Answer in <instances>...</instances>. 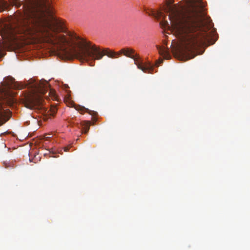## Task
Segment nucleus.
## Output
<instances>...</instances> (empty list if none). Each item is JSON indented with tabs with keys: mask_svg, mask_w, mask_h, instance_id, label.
<instances>
[{
	"mask_svg": "<svg viewBox=\"0 0 250 250\" xmlns=\"http://www.w3.org/2000/svg\"><path fill=\"white\" fill-rule=\"evenodd\" d=\"M49 0H31V39L38 40L53 45H59L62 49L63 59H77L81 62L94 65L95 60L102 59L104 55L115 59L123 54L132 59L137 68L145 73L152 74L154 66L150 62H144L139 55L132 48L126 47L115 52L107 48L102 50L99 46L91 42L81 39L75 42L69 48L65 44L69 41L64 35L59 34L65 30L62 20L54 18L51 23L48 16L50 15L47 5Z\"/></svg>",
	"mask_w": 250,
	"mask_h": 250,
	"instance_id": "1",
	"label": "nucleus"
},
{
	"mask_svg": "<svg viewBox=\"0 0 250 250\" xmlns=\"http://www.w3.org/2000/svg\"><path fill=\"white\" fill-rule=\"evenodd\" d=\"M183 0L185 11H179L174 0H167L164 10L169 13L171 26L181 41L180 53L188 60L195 57L189 53L208 42L209 34L201 27L206 18V3L203 0Z\"/></svg>",
	"mask_w": 250,
	"mask_h": 250,
	"instance_id": "2",
	"label": "nucleus"
},
{
	"mask_svg": "<svg viewBox=\"0 0 250 250\" xmlns=\"http://www.w3.org/2000/svg\"><path fill=\"white\" fill-rule=\"evenodd\" d=\"M30 91L25 92L21 98L24 106L30 109L38 108L42 103V95L48 90V83L46 81L36 82L30 80L27 85Z\"/></svg>",
	"mask_w": 250,
	"mask_h": 250,
	"instance_id": "3",
	"label": "nucleus"
},
{
	"mask_svg": "<svg viewBox=\"0 0 250 250\" xmlns=\"http://www.w3.org/2000/svg\"><path fill=\"white\" fill-rule=\"evenodd\" d=\"M148 14L150 16H153L157 20L162 19V21L160 22V24L162 27L164 28L169 27L168 22L165 20L166 15L163 12L161 11H154L151 10Z\"/></svg>",
	"mask_w": 250,
	"mask_h": 250,
	"instance_id": "4",
	"label": "nucleus"
},
{
	"mask_svg": "<svg viewBox=\"0 0 250 250\" xmlns=\"http://www.w3.org/2000/svg\"><path fill=\"white\" fill-rule=\"evenodd\" d=\"M9 81L6 82L5 84L6 88L8 89L15 88V89H23L25 86L23 85H21L17 82L15 81V80L13 78H9Z\"/></svg>",
	"mask_w": 250,
	"mask_h": 250,
	"instance_id": "5",
	"label": "nucleus"
},
{
	"mask_svg": "<svg viewBox=\"0 0 250 250\" xmlns=\"http://www.w3.org/2000/svg\"><path fill=\"white\" fill-rule=\"evenodd\" d=\"M81 126H82V131L83 133L86 134L88 132L89 129V127L90 125V122H83L81 123Z\"/></svg>",
	"mask_w": 250,
	"mask_h": 250,
	"instance_id": "6",
	"label": "nucleus"
},
{
	"mask_svg": "<svg viewBox=\"0 0 250 250\" xmlns=\"http://www.w3.org/2000/svg\"><path fill=\"white\" fill-rule=\"evenodd\" d=\"M159 54L162 56L165 59H169L170 58V56L168 52L165 48L159 47Z\"/></svg>",
	"mask_w": 250,
	"mask_h": 250,
	"instance_id": "7",
	"label": "nucleus"
},
{
	"mask_svg": "<svg viewBox=\"0 0 250 250\" xmlns=\"http://www.w3.org/2000/svg\"><path fill=\"white\" fill-rule=\"evenodd\" d=\"M75 109L77 111H79L81 114H83V112H87L89 111L88 109L86 108L83 106H81L80 105L76 106Z\"/></svg>",
	"mask_w": 250,
	"mask_h": 250,
	"instance_id": "8",
	"label": "nucleus"
},
{
	"mask_svg": "<svg viewBox=\"0 0 250 250\" xmlns=\"http://www.w3.org/2000/svg\"><path fill=\"white\" fill-rule=\"evenodd\" d=\"M4 114L5 111L2 109L1 105L0 104V119L4 116Z\"/></svg>",
	"mask_w": 250,
	"mask_h": 250,
	"instance_id": "9",
	"label": "nucleus"
},
{
	"mask_svg": "<svg viewBox=\"0 0 250 250\" xmlns=\"http://www.w3.org/2000/svg\"><path fill=\"white\" fill-rule=\"evenodd\" d=\"M69 146H66L64 148V151H67L69 150Z\"/></svg>",
	"mask_w": 250,
	"mask_h": 250,
	"instance_id": "10",
	"label": "nucleus"
},
{
	"mask_svg": "<svg viewBox=\"0 0 250 250\" xmlns=\"http://www.w3.org/2000/svg\"><path fill=\"white\" fill-rule=\"evenodd\" d=\"M46 138H51V134H47L45 135V137Z\"/></svg>",
	"mask_w": 250,
	"mask_h": 250,
	"instance_id": "11",
	"label": "nucleus"
},
{
	"mask_svg": "<svg viewBox=\"0 0 250 250\" xmlns=\"http://www.w3.org/2000/svg\"><path fill=\"white\" fill-rule=\"evenodd\" d=\"M56 109H54L53 110V112L52 113V115L53 116V115L56 113Z\"/></svg>",
	"mask_w": 250,
	"mask_h": 250,
	"instance_id": "12",
	"label": "nucleus"
},
{
	"mask_svg": "<svg viewBox=\"0 0 250 250\" xmlns=\"http://www.w3.org/2000/svg\"><path fill=\"white\" fill-rule=\"evenodd\" d=\"M2 144L3 145L4 147H6V145H5V144H4V143H2Z\"/></svg>",
	"mask_w": 250,
	"mask_h": 250,
	"instance_id": "13",
	"label": "nucleus"
},
{
	"mask_svg": "<svg viewBox=\"0 0 250 250\" xmlns=\"http://www.w3.org/2000/svg\"><path fill=\"white\" fill-rule=\"evenodd\" d=\"M162 62H163V60H161V61H160V63H162Z\"/></svg>",
	"mask_w": 250,
	"mask_h": 250,
	"instance_id": "14",
	"label": "nucleus"
}]
</instances>
